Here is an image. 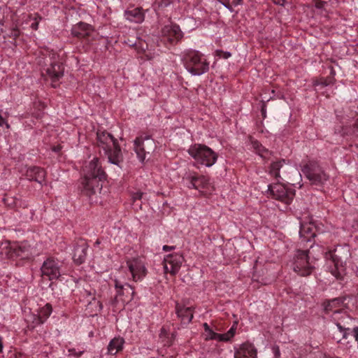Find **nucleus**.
<instances>
[{"mask_svg":"<svg viewBox=\"0 0 358 358\" xmlns=\"http://www.w3.org/2000/svg\"><path fill=\"white\" fill-rule=\"evenodd\" d=\"M106 174L103 169L99 159L94 157L84 169V178L82 182L85 194L91 196L101 189V182L105 180Z\"/></svg>","mask_w":358,"mask_h":358,"instance_id":"1","label":"nucleus"},{"mask_svg":"<svg viewBox=\"0 0 358 358\" xmlns=\"http://www.w3.org/2000/svg\"><path fill=\"white\" fill-rule=\"evenodd\" d=\"M97 145L110 163L120 166L123 161V157L117 141L112 134L106 131H98Z\"/></svg>","mask_w":358,"mask_h":358,"instance_id":"2","label":"nucleus"},{"mask_svg":"<svg viewBox=\"0 0 358 358\" xmlns=\"http://www.w3.org/2000/svg\"><path fill=\"white\" fill-rule=\"evenodd\" d=\"M182 62L192 76H201L209 70V62L198 50L189 49L183 52Z\"/></svg>","mask_w":358,"mask_h":358,"instance_id":"3","label":"nucleus"},{"mask_svg":"<svg viewBox=\"0 0 358 358\" xmlns=\"http://www.w3.org/2000/svg\"><path fill=\"white\" fill-rule=\"evenodd\" d=\"M188 154L199 164L212 166L217 159V155L206 145L195 143L187 150Z\"/></svg>","mask_w":358,"mask_h":358,"instance_id":"4","label":"nucleus"},{"mask_svg":"<svg viewBox=\"0 0 358 358\" xmlns=\"http://www.w3.org/2000/svg\"><path fill=\"white\" fill-rule=\"evenodd\" d=\"M308 252V250H298L293 259V269L301 276H308L315 269L314 263L310 260Z\"/></svg>","mask_w":358,"mask_h":358,"instance_id":"5","label":"nucleus"},{"mask_svg":"<svg viewBox=\"0 0 358 358\" xmlns=\"http://www.w3.org/2000/svg\"><path fill=\"white\" fill-rule=\"evenodd\" d=\"M350 256L349 250L346 248H336L333 251H329L327 254V258L331 259L334 264V268L331 273L336 278H341L344 273L343 263L345 262Z\"/></svg>","mask_w":358,"mask_h":358,"instance_id":"6","label":"nucleus"},{"mask_svg":"<svg viewBox=\"0 0 358 358\" xmlns=\"http://www.w3.org/2000/svg\"><path fill=\"white\" fill-rule=\"evenodd\" d=\"M6 253L10 258L29 259L36 254V250L27 241L9 242L6 246Z\"/></svg>","mask_w":358,"mask_h":358,"instance_id":"7","label":"nucleus"},{"mask_svg":"<svg viewBox=\"0 0 358 358\" xmlns=\"http://www.w3.org/2000/svg\"><path fill=\"white\" fill-rule=\"evenodd\" d=\"M303 174L312 185H320L328 180V175L316 163L310 162L302 169Z\"/></svg>","mask_w":358,"mask_h":358,"instance_id":"8","label":"nucleus"},{"mask_svg":"<svg viewBox=\"0 0 358 358\" xmlns=\"http://www.w3.org/2000/svg\"><path fill=\"white\" fill-rule=\"evenodd\" d=\"M268 190L273 199L285 204H289L295 196V191L293 189L288 188L280 182L269 185Z\"/></svg>","mask_w":358,"mask_h":358,"instance_id":"9","label":"nucleus"},{"mask_svg":"<svg viewBox=\"0 0 358 358\" xmlns=\"http://www.w3.org/2000/svg\"><path fill=\"white\" fill-rule=\"evenodd\" d=\"M41 277L49 280H57L61 275L60 264L54 257L47 258L41 266Z\"/></svg>","mask_w":358,"mask_h":358,"instance_id":"10","label":"nucleus"},{"mask_svg":"<svg viewBox=\"0 0 358 358\" xmlns=\"http://www.w3.org/2000/svg\"><path fill=\"white\" fill-rule=\"evenodd\" d=\"M52 59L45 69V78L51 81L52 87L55 88L58 86L57 82L64 76V67L61 62L55 59V54H52Z\"/></svg>","mask_w":358,"mask_h":358,"instance_id":"11","label":"nucleus"},{"mask_svg":"<svg viewBox=\"0 0 358 358\" xmlns=\"http://www.w3.org/2000/svg\"><path fill=\"white\" fill-rule=\"evenodd\" d=\"M115 287L117 289V295L113 301L114 306H116L120 301L124 305L134 299L135 294L134 287L128 283L122 285L117 280H115Z\"/></svg>","mask_w":358,"mask_h":358,"instance_id":"12","label":"nucleus"},{"mask_svg":"<svg viewBox=\"0 0 358 358\" xmlns=\"http://www.w3.org/2000/svg\"><path fill=\"white\" fill-rule=\"evenodd\" d=\"M71 34L90 44L94 40L95 31L90 24L81 22L72 27Z\"/></svg>","mask_w":358,"mask_h":358,"instance_id":"13","label":"nucleus"},{"mask_svg":"<svg viewBox=\"0 0 358 358\" xmlns=\"http://www.w3.org/2000/svg\"><path fill=\"white\" fill-rule=\"evenodd\" d=\"M154 146L153 140L148 136L145 137H137L134 141V151L138 158L141 162H143L147 153L152 150Z\"/></svg>","mask_w":358,"mask_h":358,"instance_id":"14","label":"nucleus"},{"mask_svg":"<svg viewBox=\"0 0 358 358\" xmlns=\"http://www.w3.org/2000/svg\"><path fill=\"white\" fill-rule=\"evenodd\" d=\"M184 262L183 256L180 253H174L166 255L163 261L165 273H169L172 275H176Z\"/></svg>","mask_w":358,"mask_h":358,"instance_id":"15","label":"nucleus"},{"mask_svg":"<svg viewBox=\"0 0 358 358\" xmlns=\"http://www.w3.org/2000/svg\"><path fill=\"white\" fill-rule=\"evenodd\" d=\"M127 265L131 273L133 280H141L147 275L145 263L140 258H133L127 261Z\"/></svg>","mask_w":358,"mask_h":358,"instance_id":"16","label":"nucleus"},{"mask_svg":"<svg viewBox=\"0 0 358 358\" xmlns=\"http://www.w3.org/2000/svg\"><path fill=\"white\" fill-rule=\"evenodd\" d=\"M345 297L335 298L331 300L324 302V310L327 314L333 313L332 317L340 315L345 307L344 301Z\"/></svg>","mask_w":358,"mask_h":358,"instance_id":"17","label":"nucleus"},{"mask_svg":"<svg viewBox=\"0 0 358 358\" xmlns=\"http://www.w3.org/2000/svg\"><path fill=\"white\" fill-rule=\"evenodd\" d=\"M162 34L164 41L171 44L177 43L182 38V32L177 24L165 26L162 29Z\"/></svg>","mask_w":358,"mask_h":358,"instance_id":"18","label":"nucleus"},{"mask_svg":"<svg viewBox=\"0 0 358 358\" xmlns=\"http://www.w3.org/2000/svg\"><path fill=\"white\" fill-rule=\"evenodd\" d=\"M287 164L285 159L278 160L271 163L269 168V173L271 176L274 177L278 182L285 180V178L287 177Z\"/></svg>","mask_w":358,"mask_h":358,"instance_id":"19","label":"nucleus"},{"mask_svg":"<svg viewBox=\"0 0 358 358\" xmlns=\"http://www.w3.org/2000/svg\"><path fill=\"white\" fill-rule=\"evenodd\" d=\"M88 245L87 243L83 240H80L74 246L73 259L76 264L80 265L83 264L87 256V250Z\"/></svg>","mask_w":358,"mask_h":358,"instance_id":"20","label":"nucleus"},{"mask_svg":"<svg viewBox=\"0 0 358 358\" xmlns=\"http://www.w3.org/2000/svg\"><path fill=\"white\" fill-rule=\"evenodd\" d=\"M341 315V317L336 316L333 319L336 321V324L340 331L343 332V338H347L348 334L347 331L350 330V326L352 318L348 315L345 312H343Z\"/></svg>","mask_w":358,"mask_h":358,"instance_id":"21","label":"nucleus"},{"mask_svg":"<svg viewBox=\"0 0 358 358\" xmlns=\"http://www.w3.org/2000/svg\"><path fill=\"white\" fill-rule=\"evenodd\" d=\"M186 180L189 182L188 187L195 189H203L209 185V179L203 176L190 174L186 177Z\"/></svg>","mask_w":358,"mask_h":358,"instance_id":"22","label":"nucleus"},{"mask_svg":"<svg viewBox=\"0 0 358 358\" xmlns=\"http://www.w3.org/2000/svg\"><path fill=\"white\" fill-rule=\"evenodd\" d=\"M234 358H257V350L252 344L245 343L236 352Z\"/></svg>","mask_w":358,"mask_h":358,"instance_id":"23","label":"nucleus"},{"mask_svg":"<svg viewBox=\"0 0 358 358\" xmlns=\"http://www.w3.org/2000/svg\"><path fill=\"white\" fill-rule=\"evenodd\" d=\"M176 312L182 322L185 324H189L193 319V309L192 307H185L179 303H176Z\"/></svg>","mask_w":358,"mask_h":358,"instance_id":"24","label":"nucleus"},{"mask_svg":"<svg viewBox=\"0 0 358 358\" xmlns=\"http://www.w3.org/2000/svg\"><path fill=\"white\" fill-rule=\"evenodd\" d=\"M27 176L30 180H34L42 184L45 181L46 172L42 168L34 166L27 169Z\"/></svg>","mask_w":358,"mask_h":358,"instance_id":"25","label":"nucleus"},{"mask_svg":"<svg viewBox=\"0 0 358 358\" xmlns=\"http://www.w3.org/2000/svg\"><path fill=\"white\" fill-rule=\"evenodd\" d=\"M124 16L127 20L135 23H141L144 20V13L142 8H135L124 12Z\"/></svg>","mask_w":358,"mask_h":358,"instance_id":"26","label":"nucleus"},{"mask_svg":"<svg viewBox=\"0 0 358 358\" xmlns=\"http://www.w3.org/2000/svg\"><path fill=\"white\" fill-rule=\"evenodd\" d=\"M124 341L122 338L116 337L112 339L108 345V353L115 355L123 349Z\"/></svg>","mask_w":358,"mask_h":358,"instance_id":"27","label":"nucleus"},{"mask_svg":"<svg viewBox=\"0 0 358 358\" xmlns=\"http://www.w3.org/2000/svg\"><path fill=\"white\" fill-rule=\"evenodd\" d=\"M87 303V304L86 306V310H88L90 315L92 316L97 315V313H99L103 308L102 303L97 299L94 300H88V302Z\"/></svg>","mask_w":358,"mask_h":358,"instance_id":"28","label":"nucleus"},{"mask_svg":"<svg viewBox=\"0 0 358 358\" xmlns=\"http://www.w3.org/2000/svg\"><path fill=\"white\" fill-rule=\"evenodd\" d=\"M299 234L303 241H310L315 237L313 231V227L310 224H302L300 228Z\"/></svg>","mask_w":358,"mask_h":358,"instance_id":"29","label":"nucleus"},{"mask_svg":"<svg viewBox=\"0 0 358 358\" xmlns=\"http://www.w3.org/2000/svg\"><path fill=\"white\" fill-rule=\"evenodd\" d=\"M236 329V323H234L230 329L225 334H217L215 332V336L213 340L218 341H229L235 335Z\"/></svg>","mask_w":358,"mask_h":358,"instance_id":"30","label":"nucleus"},{"mask_svg":"<svg viewBox=\"0 0 358 358\" xmlns=\"http://www.w3.org/2000/svg\"><path fill=\"white\" fill-rule=\"evenodd\" d=\"M26 321L27 323V327L30 329H34L38 325L43 324L40 316L35 313H31L27 316Z\"/></svg>","mask_w":358,"mask_h":358,"instance_id":"31","label":"nucleus"},{"mask_svg":"<svg viewBox=\"0 0 358 358\" xmlns=\"http://www.w3.org/2000/svg\"><path fill=\"white\" fill-rule=\"evenodd\" d=\"M96 298V291L89 287L80 291V300L88 302V300H94Z\"/></svg>","mask_w":358,"mask_h":358,"instance_id":"32","label":"nucleus"},{"mask_svg":"<svg viewBox=\"0 0 358 358\" xmlns=\"http://www.w3.org/2000/svg\"><path fill=\"white\" fill-rule=\"evenodd\" d=\"M52 312V307L51 304L46 303L44 306L41 308L38 312V315L44 323L50 317Z\"/></svg>","mask_w":358,"mask_h":358,"instance_id":"33","label":"nucleus"},{"mask_svg":"<svg viewBox=\"0 0 358 358\" xmlns=\"http://www.w3.org/2000/svg\"><path fill=\"white\" fill-rule=\"evenodd\" d=\"M130 46H134L135 47V49L138 51V52L141 53V52H145V50L148 49V44L142 41V40H138V41H136V43H130V41H129L128 42H127Z\"/></svg>","mask_w":358,"mask_h":358,"instance_id":"34","label":"nucleus"},{"mask_svg":"<svg viewBox=\"0 0 358 358\" xmlns=\"http://www.w3.org/2000/svg\"><path fill=\"white\" fill-rule=\"evenodd\" d=\"M222 3L227 8L231 10L233 6L240 4L243 0H218Z\"/></svg>","mask_w":358,"mask_h":358,"instance_id":"35","label":"nucleus"},{"mask_svg":"<svg viewBox=\"0 0 358 358\" xmlns=\"http://www.w3.org/2000/svg\"><path fill=\"white\" fill-rule=\"evenodd\" d=\"M3 202L8 207L14 209V208H16L15 202H17V197L12 196L10 195H6L3 198Z\"/></svg>","mask_w":358,"mask_h":358,"instance_id":"36","label":"nucleus"},{"mask_svg":"<svg viewBox=\"0 0 358 358\" xmlns=\"http://www.w3.org/2000/svg\"><path fill=\"white\" fill-rule=\"evenodd\" d=\"M251 143L252 145V148L261 156L263 155L264 152H267V150L262 145V144L259 143V141L255 140H251Z\"/></svg>","mask_w":358,"mask_h":358,"instance_id":"37","label":"nucleus"},{"mask_svg":"<svg viewBox=\"0 0 358 358\" xmlns=\"http://www.w3.org/2000/svg\"><path fill=\"white\" fill-rule=\"evenodd\" d=\"M205 333H206V340H213L215 332L213 331L209 327L207 323H203V324Z\"/></svg>","mask_w":358,"mask_h":358,"instance_id":"38","label":"nucleus"},{"mask_svg":"<svg viewBox=\"0 0 358 358\" xmlns=\"http://www.w3.org/2000/svg\"><path fill=\"white\" fill-rule=\"evenodd\" d=\"M231 55V52L223 51L222 50H217L215 51V56L219 58L228 59Z\"/></svg>","mask_w":358,"mask_h":358,"instance_id":"39","label":"nucleus"},{"mask_svg":"<svg viewBox=\"0 0 358 358\" xmlns=\"http://www.w3.org/2000/svg\"><path fill=\"white\" fill-rule=\"evenodd\" d=\"M34 15H35L34 18V22L33 23H31V27L34 30H37L38 28L39 21H41L42 20V17L37 13H36Z\"/></svg>","mask_w":358,"mask_h":358,"instance_id":"40","label":"nucleus"},{"mask_svg":"<svg viewBox=\"0 0 358 358\" xmlns=\"http://www.w3.org/2000/svg\"><path fill=\"white\" fill-rule=\"evenodd\" d=\"M16 203V208H14V209L17 210L19 208H27L28 203L26 201L22 200L21 199L17 198V202Z\"/></svg>","mask_w":358,"mask_h":358,"instance_id":"41","label":"nucleus"},{"mask_svg":"<svg viewBox=\"0 0 358 358\" xmlns=\"http://www.w3.org/2000/svg\"><path fill=\"white\" fill-rule=\"evenodd\" d=\"M143 195V193L141 192H136L132 194L131 199L133 203H136L137 201L141 200L142 199V196Z\"/></svg>","mask_w":358,"mask_h":358,"instance_id":"42","label":"nucleus"},{"mask_svg":"<svg viewBox=\"0 0 358 358\" xmlns=\"http://www.w3.org/2000/svg\"><path fill=\"white\" fill-rule=\"evenodd\" d=\"M69 352L70 355H73L74 357H79L83 354L84 351L83 350H77L75 348H71V349L69 350Z\"/></svg>","mask_w":358,"mask_h":358,"instance_id":"43","label":"nucleus"},{"mask_svg":"<svg viewBox=\"0 0 358 358\" xmlns=\"http://www.w3.org/2000/svg\"><path fill=\"white\" fill-rule=\"evenodd\" d=\"M272 351H273V353L274 354L275 358L280 357V348L278 345H273L272 347Z\"/></svg>","mask_w":358,"mask_h":358,"instance_id":"44","label":"nucleus"},{"mask_svg":"<svg viewBox=\"0 0 358 358\" xmlns=\"http://www.w3.org/2000/svg\"><path fill=\"white\" fill-rule=\"evenodd\" d=\"M175 248H176L175 246H169V245L163 246V250L166 251V252L170 251V250H173Z\"/></svg>","mask_w":358,"mask_h":358,"instance_id":"45","label":"nucleus"},{"mask_svg":"<svg viewBox=\"0 0 358 358\" xmlns=\"http://www.w3.org/2000/svg\"><path fill=\"white\" fill-rule=\"evenodd\" d=\"M273 3L277 5L283 6L286 1V0H273Z\"/></svg>","mask_w":358,"mask_h":358,"instance_id":"46","label":"nucleus"},{"mask_svg":"<svg viewBox=\"0 0 358 358\" xmlns=\"http://www.w3.org/2000/svg\"><path fill=\"white\" fill-rule=\"evenodd\" d=\"M12 35L15 38L17 37L20 35V31L17 29H13L12 31Z\"/></svg>","mask_w":358,"mask_h":358,"instance_id":"47","label":"nucleus"},{"mask_svg":"<svg viewBox=\"0 0 358 358\" xmlns=\"http://www.w3.org/2000/svg\"><path fill=\"white\" fill-rule=\"evenodd\" d=\"M166 334H167V331H166V330L165 329V328H164V327H163V328H162V329H161V332H160V334H159V337H160L161 338H162L164 336H166Z\"/></svg>","mask_w":358,"mask_h":358,"instance_id":"48","label":"nucleus"},{"mask_svg":"<svg viewBox=\"0 0 358 358\" xmlns=\"http://www.w3.org/2000/svg\"><path fill=\"white\" fill-rule=\"evenodd\" d=\"M4 124H6V127H9V124L6 123L4 120V119L0 115V127H2Z\"/></svg>","mask_w":358,"mask_h":358,"instance_id":"49","label":"nucleus"},{"mask_svg":"<svg viewBox=\"0 0 358 358\" xmlns=\"http://www.w3.org/2000/svg\"><path fill=\"white\" fill-rule=\"evenodd\" d=\"M60 150H61V146H59V145L54 146V147L52 148V150H53L54 152H59Z\"/></svg>","mask_w":358,"mask_h":358,"instance_id":"50","label":"nucleus"},{"mask_svg":"<svg viewBox=\"0 0 358 358\" xmlns=\"http://www.w3.org/2000/svg\"><path fill=\"white\" fill-rule=\"evenodd\" d=\"M265 106L264 105L262 108V114L263 115L264 117H266V108H265Z\"/></svg>","mask_w":358,"mask_h":358,"instance_id":"51","label":"nucleus"},{"mask_svg":"<svg viewBox=\"0 0 358 358\" xmlns=\"http://www.w3.org/2000/svg\"><path fill=\"white\" fill-rule=\"evenodd\" d=\"M354 127L355 129V131H358V119L356 120L354 124Z\"/></svg>","mask_w":358,"mask_h":358,"instance_id":"52","label":"nucleus"},{"mask_svg":"<svg viewBox=\"0 0 358 358\" xmlns=\"http://www.w3.org/2000/svg\"><path fill=\"white\" fill-rule=\"evenodd\" d=\"M145 56L147 57V58L148 59H152L154 57L152 55H151L150 54H146Z\"/></svg>","mask_w":358,"mask_h":358,"instance_id":"53","label":"nucleus"},{"mask_svg":"<svg viewBox=\"0 0 358 358\" xmlns=\"http://www.w3.org/2000/svg\"><path fill=\"white\" fill-rule=\"evenodd\" d=\"M322 84L324 86H327V85H328V83H327V82L322 83Z\"/></svg>","mask_w":358,"mask_h":358,"instance_id":"54","label":"nucleus"},{"mask_svg":"<svg viewBox=\"0 0 358 358\" xmlns=\"http://www.w3.org/2000/svg\"><path fill=\"white\" fill-rule=\"evenodd\" d=\"M166 344L169 345H171V341H167Z\"/></svg>","mask_w":358,"mask_h":358,"instance_id":"55","label":"nucleus"},{"mask_svg":"<svg viewBox=\"0 0 358 358\" xmlns=\"http://www.w3.org/2000/svg\"><path fill=\"white\" fill-rule=\"evenodd\" d=\"M96 244H99L100 243V241L99 240L96 241Z\"/></svg>","mask_w":358,"mask_h":358,"instance_id":"56","label":"nucleus"},{"mask_svg":"<svg viewBox=\"0 0 358 358\" xmlns=\"http://www.w3.org/2000/svg\"><path fill=\"white\" fill-rule=\"evenodd\" d=\"M171 358H173V357H171Z\"/></svg>","mask_w":358,"mask_h":358,"instance_id":"57","label":"nucleus"}]
</instances>
